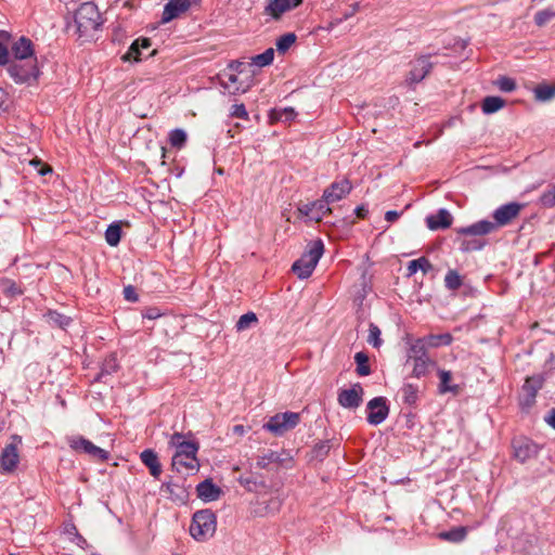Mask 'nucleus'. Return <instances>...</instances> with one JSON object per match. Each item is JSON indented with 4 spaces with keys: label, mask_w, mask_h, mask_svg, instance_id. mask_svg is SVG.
<instances>
[{
    "label": "nucleus",
    "mask_w": 555,
    "mask_h": 555,
    "mask_svg": "<svg viewBox=\"0 0 555 555\" xmlns=\"http://www.w3.org/2000/svg\"><path fill=\"white\" fill-rule=\"evenodd\" d=\"M534 98L537 101L546 102L555 96V86L552 85H539L533 90Z\"/></svg>",
    "instance_id": "7c9ffc66"
},
{
    "label": "nucleus",
    "mask_w": 555,
    "mask_h": 555,
    "mask_svg": "<svg viewBox=\"0 0 555 555\" xmlns=\"http://www.w3.org/2000/svg\"><path fill=\"white\" fill-rule=\"evenodd\" d=\"M67 443L69 448L75 452L88 454L92 459L104 462L109 457V453L107 451L95 446L93 442L83 438L82 436L67 437Z\"/></svg>",
    "instance_id": "9d476101"
},
{
    "label": "nucleus",
    "mask_w": 555,
    "mask_h": 555,
    "mask_svg": "<svg viewBox=\"0 0 555 555\" xmlns=\"http://www.w3.org/2000/svg\"><path fill=\"white\" fill-rule=\"evenodd\" d=\"M427 227L430 230H439V229H448L452 224V216L451 214L442 208L439 209L437 214L429 215L426 218Z\"/></svg>",
    "instance_id": "aec40b11"
},
{
    "label": "nucleus",
    "mask_w": 555,
    "mask_h": 555,
    "mask_svg": "<svg viewBox=\"0 0 555 555\" xmlns=\"http://www.w3.org/2000/svg\"><path fill=\"white\" fill-rule=\"evenodd\" d=\"M300 422V414L296 412L278 413L271 416L262 428L275 436H282L295 428Z\"/></svg>",
    "instance_id": "0eeeda50"
},
{
    "label": "nucleus",
    "mask_w": 555,
    "mask_h": 555,
    "mask_svg": "<svg viewBox=\"0 0 555 555\" xmlns=\"http://www.w3.org/2000/svg\"><path fill=\"white\" fill-rule=\"evenodd\" d=\"M412 360L414 362L412 374L417 378L425 376L429 372L430 367L436 366V362L431 360L429 356L423 358L414 357Z\"/></svg>",
    "instance_id": "a878e982"
},
{
    "label": "nucleus",
    "mask_w": 555,
    "mask_h": 555,
    "mask_svg": "<svg viewBox=\"0 0 555 555\" xmlns=\"http://www.w3.org/2000/svg\"><path fill=\"white\" fill-rule=\"evenodd\" d=\"M380 330L379 327L371 323L369 326V336H367V343L372 345L374 348H379L383 344V339L380 338Z\"/></svg>",
    "instance_id": "a18cd8bd"
},
{
    "label": "nucleus",
    "mask_w": 555,
    "mask_h": 555,
    "mask_svg": "<svg viewBox=\"0 0 555 555\" xmlns=\"http://www.w3.org/2000/svg\"><path fill=\"white\" fill-rule=\"evenodd\" d=\"M124 295H125V298L128 300V301H137L138 300V295L135 293V289L134 287L132 286H126L124 288Z\"/></svg>",
    "instance_id": "4d7b16f0"
},
{
    "label": "nucleus",
    "mask_w": 555,
    "mask_h": 555,
    "mask_svg": "<svg viewBox=\"0 0 555 555\" xmlns=\"http://www.w3.org/2000/svg\"><path fill=\"white\" fill-rule=\"evenodd\" d=\"M46 318L50 324L60 328H66L72 322L69 317L53 310L48 311Z\"/></svg>",
    "instance_id": "2f4dec72"
},
{
    "label": "nucleus",
    "mask_w": 555,
    "mask_h": 555,
    "mask_svg": "<svg viewBox=\"0 0 555 555\" xmlns=\"http://www.w3.org/2000/svg\"><path fill=\"white\" fill-rule=\"evenodd\" d=\"M279 120L291 121L296 117V112L293 107H285L281 111H274Z\"/></svg>",
    "instance_id": "864d4df0"
},
{
    "label": "nucleus",
    "mask_w": 555,
    "mask_h": 555,
    "mask_svg": "<svg viewBox=\"0 0 555 555\" xmlns=\"http://www.w3.org/2000/svg\"><path fill=\"white\" fill-rule=\"evenodd\" d=\"M401 216V212H398L396 210H388L386 214H385V219L386 221L388 222H395L396 220L399 219V217Z\"/></svg>",
    "instance_id": "bf43d9fd"
},
{
    "label": "nucleus",
    "mask_w": 555,
    "mask_h": 555,
    "mask_svg": "<svg viewBox=\"0 0 555 555\" xmlns=\"http://www.w3.org/2000/svg\"><path fill=\"white\" fill-rule=\"evenodd\" d=\"M197 496L204 502H212L219 499L221 489L210 479L199 482L196 487Z\"/></svg>",
    "instance_id": "6ab92c4d"
},
{
    "label": "nucleus",
    "mask_w": 555,
    "mask_h": 555,
    "mask_svg": "<svg viewBox=\"0 0 555 555\" xmlns=\"http://www.w3.org/2000/svg\"><path fill=\"white\" fill-rule=\"evenodd\" d=\"M169 446L176 449L172 456V467L178 473L194 470L198 468L197 451L198 443L185 441L181 433L171 435Z\"/></svg>",
    "instance_id": "f03ea898"
},
{
    "label": "nucleus",
    "mask_w": 555,
    "mask_h": 555,
    "mask_svg": "<svg viewBox=\"0 0 555 555\" xmlns=\"http://www.w3.org/2000/svg\"><path fill=\"white\" fill-rule=\"evenodd\" d=\"M141 462L150 469V474L158 478L162 474V465L157 453L152 449H145L140 454Z\"/></svg>",
    "instance_id": "412c9836"
},
{
    "label": "nucleus",
    "mask_w": 555,
    "mask_h": 555,
    "mask_svg": "<svg viewBox=\"0 0 555 555\" xmlns=\"http://www.w3.org/2000/svg\"><path fill=\"white\" fill-rule=\"evenodd\" d=\"M354 361L357 364V374L360 376H367L371 374V369L369 365V357L360 351L354 354Z\"/></svg>",
    "instance_id": "4c0bfd02"
},
{
    "label": "nucleus",
    "mask_w": 555,
    "mask_h": 555,
    "mask_svg": "<svg viewBox=\"0 0 555 555\" xmlns=\"http://www.w3.org/2000/svg\"><path fill=\"white\" fill-rule=\"evenodd\" d=\"M217 529L216 515L210 509L197 511L192 518L190 534L196 541H206L211 538Z\"/></svg>",
    "instance_id": "39448f33"
},
{
    "label": "nucleus",
    "mask_w": 555,
    "mask_h": 555,
    "mask_svg": "<svg viewBox=\"0 0 555 555\" xmlns=\"http://www.w3.org/2000/svg\"><path fill=\"white\" fill-rule=\"evenodd\" d=\"M485 243L479 240H463L461 242V250L472 251L479 250L483 247Z\"/></svg>",
    "instance_id": "3c124183"
},
{
    "label": "nucleus",
    "mask_w": 555,
    "mask_h": 555,
    "mask_svg": "<svg viewBox=\"0 0 555 555\" xmlns=\"http://www.w3.org/2000/svg\"><path fill=\"white\" fill-rule=\"evenodd\" d=\"M467 534V530L465 527H455L449 531H443L438 534L439 539L449 541L452 543L462 542Z\"/></svg>",
    "instance_id": "bb28decb"
},
{
    "label": "nucleus",
    "mask_w": 555,
    "mask_h": 555,
    "mask_svg": "<svg viewBox=\"0 0 555 555\" xmlns=\"http://www.w3.org/2000/svg\"><path fill=\"white\" fill-rule=\"evenodd\" d=\"M5 95L4 91L0 89V99H2Z\"/></svg>",
    "instance_id": "774afa93"
},
{
    "label": "nucleus",
    "mask_w": 555,
    "mask_h": 555,
    "mask_svg": "<svg viewBox=\"0 0 555 555\" xmlns=\"http://www.w3.org/2000/svg\"><path fill=\"white\" fill-rule=\"evenodd\" d=\"M240 64L237 65H234V64H230V69H236L238 67Z\"/></svg>",
    "instance_id": "338daca9"
},
{
    "label": "nucleus",
    "mask_w": 555,
    "mask_h": 555,
    "mask_svg": "<svg viewBox=\"0 0 555 555\" xmlns=\"http://www.w3.org/2000/svg\"><path fill=\"white\" fill-rule=\"evenodd\" d=\"M354 214L358 218L364 219L369 214V209L364 205H360L354 209Z\"/></svg>",
    "instance_id": "680f3d73"
},
{
    "label": "nucleus",
    "mask_w": 555,
    "mask_h": 555,
    "mask_svg": "<svg viewBox=\"0 0 555 555\" xmlns=\"http://www.w3.org/2000/svg\"><path fill=\"white\" fill-rule=\"evenodd\" d=\"M302 3V0H266L263 15L267 16L266 22L279 21L281 17L296 9Z\"/></svg>",
    "instance_id": "9b49d317"
},
{
    "label": "nucleus",
    "mask_w": 555,
    "mask_h": 555,
    "mask_svg": "<svg viewBox=\"0 0 555 555\" xmlns=\"http://www.w3.org/2000/svg\"><path fill=\"white\" fill-rule=\"evenodd\" d=\"M10 39V34L4 31V30H0V42H7L9 41Z\"/></svg>",
    "instance_id": "69168bd1"
},
{
    "label": "nucleus",
    "mask_w": 555,
    "mask_h": 555,
    "mask_svg": "<svg viewBox=\"0 0 555 555\" xmlns=\"http://www.w3.org/2000/svg\"><path fill=\"white\" fill-rule=\"evenodd\" d=\"M545 422L555 429V409H552L548 412V415L545 417Z\"/></svg>",
    "instance_id": "e2e57ef3"
},
{
    "label": "nucleus",
    "mask_w": 555,
    "mask_h": 555,
    "mask_svg": "<svg viewBox=\"0 0 555 555\" xmlns=\"http://www.w3.org/2000/svg\"><path fill=\"white\" fill-rule=\"evenodd\" d=\"M22 438L17 435L11 437V442L7 444L0 453V474H10L15 470L20 463L18 446Z\"/></svg>",
    "instance_id": "1a4fd4ad"
},
{
    "label": "nucleus",
    "mask_w": 555,
    "mask_h": 555,
    "mask_svg": "<svg viewBox=\"0 0 555 555\" xmlns=\"http://www.w3.org/2000/svg\"><path fill=\"white\" fill-rule=\"evenodd\" d=\"M283 459L281 454L274 451H269L263 455L259 456L257 460V466L259 468H267L271 463H282Z\"/></svg>",
    "instance_id": "79ce46f5"
},
{
    "label": "nucleus",
    "mask_w": 555,
    "mask_h": 555,
    "mask_svg": "<svg viewBox=\"0 0 555 555\" xmlns=\"http://www.w3.org/2000/svg\"><path fill=\"white\" fill-rule=\"evenodd\" d=\"M274 59V50L272 48L267 49L264 52L255 55L253 60V64L264 67L270 65Z\"/></svg>",
    "instance_id": "c03bdc74"
},
{
    "label": "nucleus",
    "mask_w": 555,
    "mask_h": 555,
    "mask_svg": "<svg viewBox=\"0 0 555 555\" xmlns=\"http://www.w3.org/2000/svg\"><path fill=\"white\" fill-rule=\"evenodd\" d=\"M298 211L300 215L308 217L310 220L320 222L324 216L332 212V209L330 204L322 196V198L318 201L301 205L298 207Z\"/></svg>",
    "instance_id": "4468645a"
},
{
    "label": "nucleus",
    "mask_w": 555,
    "mask_h": 555,
    "mask_svg": "<svg viewBox=\"0 0 555 555\" xmlns=\"http://www.w3.org/2000/svg\"><path fill=\"white\" fill-rule=\"evenodd\" d=\"M431 268L433 266L426 257L411 260L406 267L408 276L414 275L418 270H422L426 274Z\"/></svg>",
    "instance_id": "cd10ccee"
},
{
    "label": "nucleus",
    "mask_w": 555,
    "mask_h": 555,
    "mask_svg": "<svg viewBox=\"0 0 555 555\" xmlns=\"http://www.w3.org/2000/svg\"><path fill=\"white\" fill-rule=\"evenodd\" d=\"M297 36L294 33H287L276 39V51L281 54L286 53L289 48L296 42Z\"/></svg>",
    "instance_id": "72a5a7b5"
},
{
    "label": "nucleus",
    "mask_w": 555,
    "mask_h": 555,
    "mask_svg": "<svg viewBox=\"0 0 555 555\" xmlns=\"http://www.w3.org/2000/svg\"><path fill=\"white\" fill-rule=\"evenodd\" d=\"M12 53L16 61H28L34 59V48L30 39L21 37L12 46Z\"/></svg>",
    "instance_id": "a211bd4d"
},
{
    "label": "nucleus",
    "mask_w": 555,
    "mask_h": 555,
    "mask_svg": "<svg viewBox=\"0 0 555 555\" xmlns=\"http://www.w3.org/2000/svg\"><path fill=\"white\" fill-rule=\"evenodd\" d=\"M514 456L520 463L534 457L539 452V447L528 438L519 437L512 441Z\"/></svg>",
    "instance_id": "ddd939ff"
},
{
    "label": "nucleus",
    "mask_w": 555,
    "mask_h": 555,
    "mask_svg": "<svg viewBox=\"0 0 555 555\" xmlns=\"http://www.w3.org/2000/svg\"><path fill=\"white\" fill-rule=\"evenodd\" d=\"M191 0L168 1L163 11L162 23L166 24L175 18H178L179 16H181V14L185 13L191 8Z\"/></svg>",
    "instance_id": "f3484780"
},
{
    "label": "nucleus",
    "mask_w": 555,
    "mask_h": 555,
    "mask_svg": "<svg viewBox=\"0 0 555 555\" xmlns=\"http://www.w3.org/2000/svg\"><path fill=\"white\" fill-rule=\"evenodd\" d=\"M544 377L542 375H534L528 377L522 386V392H530V395L537 396L538 391L542 388Z\"/></svg>",
    "instance_id": "473e14b6"
},
{
    "label": "nucleus",
    "mask_w": 555,
    "mask_h": 555,
    "mask_svg": "<svg viewBox=\"0 0 555 555\" xmlns=\"http://www.w3.org/2000/svg\"><path fill=\"white\" fill-rule=\"evenodd\" d=\"M505 105V101L500 96H487L483 99L481 109L485 114H493Z\"/></svg>",
    "instance_id": "c756f323"
},
{
    "label": "nucleus",
    "mask_w": 555,
    "mask_h": 555,
    "mask_svg": "<svg viewBox=\"0 0 555 555\" xmlns=\"http://www.w3.org/2000/svg\"><path fill=\"white\" fill-rule=\"evenodd\" d=\"M121 238V228L118 223H112L105 231V241L109 246H117Z\"/></svg>",
    "instance_id": "f704fd0d"
},
{
    "label": "nucleus",
    "mask_w": 555,
    "mask_h": 555,
    "mask_svg": "<svg viewBox=\"0 0 555 555\" xmlns=\"http://www.w3.org/2000/svg\"><path fill=\"white\" fill-rule=\"evenodd\" d=\"M324 253V244L321 240L312 241L308 244L307 250L296 260L293 266V272L299 279H308L314 271L320 258Z\"/></svg>",
    "instance_id": "20e7f679"
},
{
    "label": "nucleus",
    "mask_w": 555,
    "mask_h": 555,
    "mask_svg": "<svg viewBox=\"0 0 555 555\" xmlns=\"http://www.w3.org/2000/svg\"><path fill=\"white\" fill-rule=\"evenodd\" d=\"M495 86L503 92H512L516 89V82L507 76H500L495 80Z\"/></svg>",
    "instance_id": "09e8293b"
},
{
    "label": "nucleus",
    "mask_w": 555,
    "mask_h": 555,
    "mask_svg": "<svg viewBox=\"0 0 555 555\" xmlns=\"http://www.w3.org/2000/svg\"><path fill=\"white\" fill-rule=\"evenodd\" d=\"M75 24L79 37H91L103 24L98 7L93 2L82 3L75 13Z\"/></svg>",
    "instance_id": "7ed1b4c3"
},
{
    "label": "nucleus",
    "mask_w": 555,
    "mask_h": 555,
    "mask_svg": "<svg viewBox=\"0 0 555 555\" xmlns=\"http://www.w3.org/2000/svg\"><path fill=\"white\" fill-rule=\"evenodd\" d=\"M437 374L440 379V383L438 386V390L440 393H447V392L457 393L459 392V390H460L459 385L451 384L452 374L450 371L438 369Z\"/></svg>",
    "instance_id": "393cba45"
},
{
    "label": "nucleus",
    "mask_w": 555,
    "mask_h": 555,
    "mask_svg": "<svg viewBox=\"0 0 555 555\" xmlns=\"http://www.w3.org/2000/svg\"><path fill=\"white\" fill-rule=\"evenodd\" d=\"M463 284L462 278L456 270H449L444 278V285L450 291L459 289Z\"/></svg>",
    "instance_id": "58836bf2"
},
{
    "label": "nucleus",
    "mask_w": 555,
    "mask_h": 555,
    "mask_svg": "<svg viewBox=\"0 0 555 555\" xmlns=\"http://www.w3.org/2000/svg\"><path fill=\"white\" fill-rule=\"evenodd\" d=\"M11 78L20 85H31L38 79L39 68L37 60L31 59L28 61H15L8 67Z\"/></svg>",
    "instance_id": "423d86ee"
},
{
    "label": "nucleus",
    "mask_w": 555,
    "mask_h": 555,
    "mask_svg": "<svg viewBox=\"0 0 555 555\" xmlns=\"http://www.w3.org/2000/svg\"><path fill=\"white\" fill-rule=\"evenodd\" d=\"M363 388L357 383L349 389H343L338 392L337 401L346 409H357L363 401Z\"/></svg>",
    "instance_id": "2eb2a0df"
},
{
    "label": "nucleus",
    "mask_w": 555,
    "mask_h": 555,
    "mask_svg": "<svg viewBox=\"0 0 555 555\" xmlns=\"http://www.w3.org/2000/svg\"><path fill=\"white\" fill-rule=\"evenodd\" d=\"M151 47V40L149 38H140L134 40L127 53L122 56L124 61H140L141 60V49H149Z\"/></svg>",
    "instance_id": "4be33fe9"
},
{
    "label": "nucleus",
    "mask_w": 555,
    "mask_h": 555,
    "mask_svg": "<svg viewBox=\"0 0 555 555\" xmlns=\"http://www.w3.org/2000/svg\"><path fill=\"white\" fill-rule=\"evenodd\" d=\"M425 337V343H427L428 348H438L440 346H449L453 341V337L449 333L438 334V335H427Z\"/></svg>",
    "instance_id": "c85d7f7f"
},
{
    "label": "nucleus",
    "mask_w": 555,
    "mask_h": 555,
    "mask_svg": "<svg viewBox=\"0 0 555 555\" xmlns=\"http://www.w3.org/2000/svg\"><path fill=\"white\" fill-rule=\"evenodd\" d=\"M553 18H555V11L551 8H547L535 13L534 23L541 27L547 24Z\"/></svg>",
    "instance_id": "49530a36"
},
{
    "label": "nucleus",
    "mask_w": 555,
    "mask_h": 555,
    "mask_svg": "<svg viewBox=\"0 0 555 555\" xmlns=\"http://www.w3.org/2000/svg\"><path fill=\"white\" fill-rule=\"evenodd\" d=\"M230 116L240 118V119H245V120L248 119V113L243 103L232 105L231 111H230Z\"/></svg>",
    "instance_id": "603ef678"
},
{
    "label": "nucleus",
    "mask_w": 555,
    "mask_h": 555,
    "mask_svg": "<svg viewBox=\"0 0 555 555\" xmlns=\"http://www.w3.org/2000/svg\"><path fill=\"white\" fill-rule=\"evenodd\" d=\"M162 492L168 495L169 499H171L175 502H184L186 499V491L185 489L175 482L168 481L164 482L160 488Z\"/></svg>",
    "instance_id": "b1692460"
},
{
    "label": "nucleus",
    "mask_w": 555,
    "mask_h": 555,
    "mask_svg": "<svg viewBox=\"0 0 555 555\" xmlns=\"http://www.w3.org/2000/svg\"><path fill=\"white\" fill-rule=\"evenodd\" d=\"M522 204L512 202L501 205L493 211L494 221L480 220L470 225L462 227L456 230L457 234L465 236H483L496 231L499 228L505 227L515 220L521 209Z\"/></svg>",
    "instance_id": "f257e3e1"
},
{
    "label": "nucleus",
    "mask_w": 555,
    "mask_h": 555,
    "mask_svg": "<svg viewBox=\"0 0 555 555\" xmlns=\"http://www.w3.org/2000/svg\"><path fill=\"white\" fill-rule=\"evenodd\" d=\"M409 65L410 70L405 76V83L410 87H414L424 80L434 67V63L430 62V54L416 56Z\"/></svg>",
    "instance_id": "6e6552de"
},
{
    "label": "nucleus",
    "mask_w": 555,
    "mask_h": 555,
    "mask_svg": "<svg viewBox=\"0 0 555 555\" xmlns=\"http://www.w3.org/2000/svg\"><path fill=\"white\" fill-rule=\"evenodd\" d=\"M221 85L231 94L244 93L248 90V86L238 85V78L233 73H224Z\"/></svg>",
    "instance_id": "5701e85b"
},
{
    "label": "nucleus",
    "mask_w": 555,
    "mask_h": 555,
    "mask_svg": "<svg viewBox=\"0 0 555 555\" xmlns=\"http://www.w3.org/2000/svg\"><path fill=\"white\" fill-rule=\"evenodd\" d=\"M160 317V313L155 308H150L143 313V318L155 320Z\"/></svg>",
    "instance_id": "052dcab7"
},
{
    "label": "nucleus",
    "mask_w": 555,
    "mask_h": 555,
    "mask_svg": "<svg viewBox=\"0 0 555 555\" xmlns=\"http://www.w3.org/2000/svg\"><path fill=\"white\" fill-rule=\"evenodd\" d=\"M535 397L537 396L534 395H530V392H522V396L520 398V405L526 409L531 408L535 402Z\"/></svg>",
    "instance_id": "6e6d98bb"
},
{
    "label": "nucleus",
    "mask_w": 555,
    "mask_h": 555,
    "mask_svg": "<svg viewBox=\"0 0 555 555\" xmlns=\"http://www.w3.org/2000/svg\"><path fill=\"white\" fill-rule=\"evenodd\" d=\"M30 165H33L35 168H38V173L40 176H46L50 172H52L51 166L43 164L40 159L35 158L30 160Z\"/></svg>",
    "instance_id": "5fc2aeb1"
},
{
    "label": "nucleus",
    "mask_w": 555,
    "mask_h": 555,
    "mask_svg": "<svg viewBox=\"0 0 555 555\" xmlns=\"http://www.w3.org/2000/svg\"><path fill=\"white\" fill-rule=\"evenodd\" d=\"M540 204L547 208L555 206V183L541 195Z\"/></svg>",
    "instance_id": "8fccbe9b"
},
{
    "label": "nucleus",
    "mask_w": 555,
    "mask_h": 555,
    "mask_svg": "<svg viewBox=\"0 0 555 555\" xmlns=\"http://www.w3.org/2000/svg\"><path fill=\"white\" fill-rule=\"evenodd\" d=\"M427 349L428 346L425 343V337L416 339L410 348V359H414V357H428Z\"/></svg>",
    "instance_id": "37998d69"
},
{
    "label": "nucleus",
    "mask_w": 555,
    "mask_h": 555,
    "mask_svg": "<svg viewBox=\"0 0 555 555\" xmlns=\"http://www.w3.org/2000/svg\"><path fill=\"white\" fill-rule=\"evenodd\" d=\"M186 132L182 129H173L169 133V143L172 147L181 149L186 142Z\"/></svg>",
    "instance_id": "a19ab883"
},
{
    "label": "nucleus",
    "mask_w": 555,
    "mask_h": 555,
    "mask_svg": "<svg viewBox=\"0 0 555 555\" xmlns=\"http://www.w3.org/2000/svg\"><path fill=\"white\" fill-rule=\"evenodd\" d=\"M367 423L373 426L382 424L389 415V405L385 397H375L366 404Z\"/></svg>",
    "instance_id": "f8f14e48"
},
{
    "label": "nucleus",
    "mask_w": 555,
    "mask_h": 555,
    "mask_svg": "<svg viewBox=\"0 0 555 555\" xmlns=\"http://www.w3.org/2000/svg\"><path fill=\"white\" fill-rule=\"evenodd\" d=\"M118 369H119V364H118L116 356L109 354L108 357H106L104 359L102 366H101V372H100L99 376L96 377V380H99L104 375H111V374L117 372Z\"/></svg>",
    "instance_id": "c9c22d12"
},
{
    "label": "nucleus",
    "mask_w": 555,
    "mask_h": 555,
    "mask_svg": "<svg viewBox=\"0 0 555 555\" xmlns=\"http://www.w3.org/2000/svg\"><path fill=\"white\" fill-rule=\"evenodd\" d=\"M401 392H402V399H403L404 403L412 405L416 402L417 393H418L417 386H415L413 384H405L402 387Z\"/></svg>",
    "instance_id": "ea45409f"
},
{
    "label": "nucleus",
    "mask_w": 555,
    "mask_h": 555,
    "mask_svg": "<svg viewBox=\"0 0 555 555\" xmlns=\"http://www.w3.org/2000/svg\"><path fill=\"white\" fill-rule=\"evenodd\" d=\"M232 433L234 435H237V436L242 437L246 433V429H245V427L243 425H234L232 427Z\"/></svg>",
    "instance_id": "0e129e2a"
},
{
    "label": "nucleus",
    "mask_w": 555,
    "mask_h": 555,
    "mask_svg": "<svg viewBox=\"0 0 555 555\" xmlns=\"http://www.w3.org/2000/svg\"><path fill=\"white\" fill-rule=\"evenodd\" d=\"M330 450V441H320L312 449V457L317 460H322L328 454Z\"/></svg>",
    "instance_id": "de8ad7c7"
},
{
    "label": "nucleus",
    "mask_w": 555,
    "mask_h": 555,
    "mask_svg": "<svg viewBox=\"0 0 555 555\" xmlns=\"http://www.w3.org/2000/svg\"><path fill=\"white\" fill-rule=\"evenodd\" d=\"M257 323H258V318H257L256 313L247 312L240 317V319L237 320V322L235 324V328L237 332H243V331H246V330L250 328L251 326L256 325Z\"/></svg>",
    "instance_id": "e433bc0d"
},
{
    "label": "nucleus",
    "mask_w": 555,
    "mask_h": 555,
    "mask_svg": "<svg viewBox=\"0 0 555 555\" xmlns=\"http://www.w3.org/2000/svg\"><path fill=\"white\" fill-rule=\"evenodd\" d=\"M352 190V185L348 179L333 182L323 192V197L331 205L346 197Z\"/></svg>",
    "instance_id": "dca6fc26"
},
{
    "label": "nucleus",
    "mask_w": 555,
    "mask_h": 555,
    "mask_svg": "<svg viewBox=\"0 0 555 555\" xmlns=\"http://www.w3.org/2000/svg\"><path fill=\"white\" fill-rule=\"evenodd\" d=\"M9 60V51L7 47L0 42V65H4Z\"/></svg>",
    "instance_id": "13d9d810"
}]
</instances>
